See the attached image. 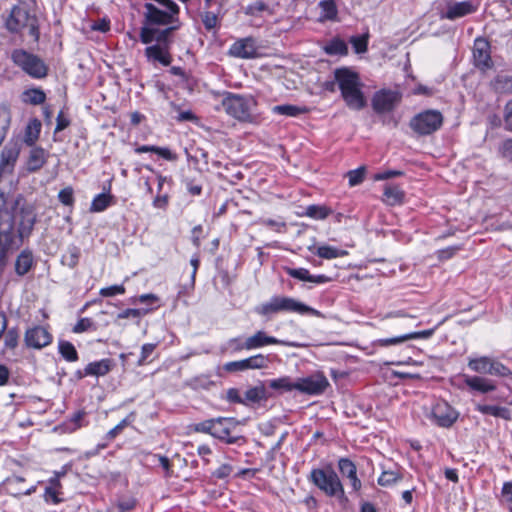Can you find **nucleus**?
Listing matches in <instances>:
<instances>
[{"label":"nucleus","instance_id":"obj_3","mask_svg":"<svg viewBox=\"0 0 512 512\" xmlns=\"http://www.w3.org/2000/svg\"><path fill=\"white\" fill-rule=\"evenodd\" d=\"M338 88L346 105L353 110H361L366 106V99L361 90L359 74L348 67L334 70Z\"/></svg>","mask_w":512,"mask_h":512},{"label":"nucleus","instance_id":"obj_42","mask_svg":"<svg viewBox=\"0 0 512 512\" xmlns=\"http://www.w3.org/2000/svg\"><path fill=\"white\" fill-rule=\"evenodd\" d=\"M332 210L324 205H309L306 208V215L315 220L326 219Z\"/></svg>","mask_w":512,"mask_h":512},{"label":"nucleus","instance_id":"obj_22","mask_svg":"<svg viewBox=\"0 0 512 512\" xmlns=\"http://www.w3.org/2000/svg\"><path fill=\"white\" fill-rule=\"evenodd\" d=\"M284 345V346H297L294 343L277 339L273 336L267 335L264 331L259 330L253 335L246 338V350H254L267 345Z\"/></svg>","mask_w":512,"mask_h":512},{"label":"nucleus","instance_id":"obj_34","mask_svg":"<svg viewBox=\"0 0 512 512\" xmlns=\"http://www.w3.org/2000/svg\"><path fill=\"white\" fill-rule=\"evenodd\" d=\"M324 51L328 55L346 56L348 54V46L344 40L335 37L331 39L325 46Z\"/></svg>","mask_w":512,"mask_h":512},{"label":"nucleus","instance_id":"obj_18","mask_svg":"<svg viewBox=\"0 0 512 512\" xmlns=\"http://www.w3.org/2000/svg\"><path fill=\"white\" fill-rule=\"evenodd\" d=\"M431 416L438 426L449 428L457 421L459 413L446 401H438L432 407Z\"/></svg>","mask_w":512,"mask_h":512},{"label":"nucleus","instance_id":"obj_27","mask_svg":"<svg viewBox=\"0 0 512 512\" xmlns=\"http://www.w3.org/2000/svg\"><path fill=\"white\" fill-rule=\"evenodd\" d=\"M34 265L33 253L29 249H24L17 256L15 261V273L18 276L26 275Z\"/></svg>","mask_w":512,"mask_h":512},{"label":"nucleus","instance_id":"obj_23","mask_svg":"<svg viewBox=\"0 0 512 512\" xmlns=\"http://www.w3.org/2000/svg\"><path fill=\"white\" fill-rule=\"evenodd\" d=\"M338 468L342 476L349 479L352 489L357 492L361 489L362 483L357 477V468L352 460L349 458H340L338 461Z\"/></svg>","mask_w":512,"mask_h":512},{"label":"nucleus","instance_id":"obj_47","mask_svg":"<svg viewBox=\"0 0 512 512\" xmlns=\"http://www.w3.org/2000/svg\"><path fill=\"white\" fill-rule=\"evenodd\" d=\"M489 375L497 377H509L512 371L500 361L492 358Z\"/></svg>","mask_w":512,"mask_h":512},{"label":"nucleus","instance_id":"obj_17","mask_svg":"<svg viewBox=\"0 0 512 512\" xmlns=\"http://www.w3.org/2000/svg\"><path fill=\"white\" fill-rule=\"evenodd\" d=\"M400 100L401 95L398 92L382 89L374 94L372 108L378 114L388 113L396 107Z\"/></svg>","mask_w":512,"mask_h":512},{"label":"nucleus","instance_id":"obj_60","mask_svg":"<svg viewBox=\"0 0 512 512\" xmlns=\"http://www.w3.org/2000/svg\"><path fill=\"white\" fill-rule=\"evenodd\" d=\"M225 399L230 403L246 405V401L243 400V397L240 395V391L237 388H229L226 391Z\"/></svg>","mask_w":512,"mask_h":512},{"label":"nucleus","instance_id":"obj_35","mask_svg":"<svg viewBox=\"0 0 512 512\" xmlns=\"http://www.w3.org/2000/svg\"><path fill=\"white\" fill-rule=\"evenodd\" d=\"M272 112L278 115L296 117L307 112L306 107H300L292 104L276 105L272 107Z\"/></svg>","mask_w":512,"mask_h":512},{"label":"nucleus","instance_id":"obj_12","mask_svg":"<svg viewBox=\"0 0 512 512\" xmlns=\"http://www.w3.org/2000/svg\"><path fill=\"white\" fill-rule=\"evenodd\" d=\"M241 422L233 417L213 418L212 437L226 443L242 445L246 443L243 435L235 434V430Z\"/></svg>","mask_w":512,"mask_h":512},{"label":"nucleus","instance_id":"obj_1","mask_svg":"<svg viewBox=\"0 0 512 512\" xmlns=\"http://www.w3.org/2000/svg\"><path fill=\"white\" fill-rule=\"evenodd\" d=\"M36 222V215L30 207H23L12 216L0 212V276L8 264L9 255L18 250L28 238Z\"/></svg>","mask_w":512,"mask_h":512},{"label":"nucleus","instance_id":"obj_54","mask_svg":"<svg viewBox=\"0 0 512 512\" xmlns=\"http://www.w3.org/2000/svg\"><path fill=\"white\" fill-rule=\"evenodd\" d=\"M145 457H146L147 461L151 460L152 462H155L157 460L159 462V464L161 465V467L164 469L165 475L166 476H170V473H171V463H170V460H169L168 457L162 456V455L153 454V453H147L145 455Z\"/></svg>","mask_w":512,"mask_h":512},{"label":"nucleus","instance_id":"obj_20","mask_svg":"<svg viewBox=\"0 0 512 512\" xmlns=\"http://www.w3.org/2000/svg\"><path fill=\"white\" fill-rule=\"evenodd\" d=\"M52 340V334L40 325L27 329L24 336L26 346L34 349H42L50 345Z\"/></svg>","mask_w":512,"mask_h":512},{"label":"nucleus","instance_id":"obj_64","mask_svg":"<svg viewBox=\"0 0 512 512\" xmlns=\"http://www.w3.org/2000/svg\"><path fill=\"white\" fill-rule=\"evenodd\" d=\"M213 418L207 419L194 425V431L206 433L212 436Z\"/></svg>","mask_w":512,"mask_h":512},{"label":"nucleus","instance_id":"obj_14","mask_svg":"<svg viewBox=\"0 0 512 512\" xmlns=\"http://www.w3.org/2000/svg\"><path fill=\"white\" fill-rule=\"evenodd\" d=\"M477 9L478 5L475 4L472 0L460 2L448 1L446 3L445 9L440 11L439 16L441 19L455 21L459 18H463L475 13Z\"/></svg>","mask_w":512,"mask_h":512},{"label":"nucleus","instance_id":"obj_31","mask_svg":"<svg viewBox=\"0 0 512 512\" xmlns=\"http://www.w3.org/2000/svg\"><path fill=\"white\" fill-rule=\"evenodd\" d=\"M22 101L30 105H41L46 101V93L39 87L26 89L21 95Z\"/></svg>","mask_w":512,"mask_h":512},{"label":"nucleus","instance_id":"obj_33","mask_svg":"<svg viewBox=\"0 0 512 512\" xmlns=\"http://www.w3.org/2000/svg\"><path fill=\"white\" fill-rule=\"evenodd\" d=\"M135 152L138 154L149 153L152 157L155 155L157 158H163L165 160H171L172 153L168 148H161L154 145H142L135 148Z\"/></svg>","mask_w":512,"mask_h":512},{"label":"nucleus","instance_id":"obj_43","mask_svg":"<svg viewBox=\"0 0 512 512\" xmlns=\"http://www.w3.org/2000/svg\"><path fill=\"white\" fill-rule=\"evenodd\" d=\"M135 419V413L131 412L126 418L120 421L114 428L110 429L106 435L105 439L111 441L116 438L127 426H129Z\"/></svg>","mask_w":512,"mask_h":512},{"label":"nucleus","instance_id":"obj_48","mask_svg":"<svg viewBox=\"0 0 512 512\" xmlns=\"http://www.w3.org/2000/svg\"><path fill=\"white\" fill-rule=\"evenodd\" d=\"M402 479V476L393 470L383 471L378 478V484L380 486H390Z\"/></svg>","mask_w":512,"mask_h":512},{"label":"nucleus","instance_id":"obj_28","mask_svg":"<svg viewBox=\"0 0 512 512\" xmlns=\"http://www.w3.org/2000/svg\"><path fill=\"white\" fill-rule=\"evenodd\" d=\"M114 367V362L110 358L101 359L99 361L90 362L86 365V374L90 376H105Z\"/></svg>","mask_w":512,"mask_h":512},{"label":"nucleus","instance_id":"obj_58","mask_svg":"<svg viewBox=\"0 0 512 512\" xmlns=\"http://www.w3.org/2000/svg\"><path fill=\"white\" fill-rule=\"evenodd\" d=\"M59 493L60 489H56L55 487H46L44 491L45 501L53 504H59L62 502V499L59 497Z\"/></svg>","mask_w":512,"mask_h":512},{"label":"nucleus","instance_id":"obj_15","mask_svg":"<svg viewBox=\"0 0 512 512\" xmlns=\"http://www.w3.org/2000/svg\"><path fill=\"white\" fill-rule=\"evenodd\" d=\"M270 362L269 355L256 354L242 360L227 362L224 369L227 372L264 369L269 366Z\"/></svg>","mask_w":512,"mask_h":512},{"label":"nucleus","instance_id":"obj_44","mask_svg":"<svg viewBox=\"0 0 512 512\" xmlns=\"http://www.w3.org/2000/svg\"><path fill=\"white\" fill-rule=\"evenodd\" d=\"M11 124V112L7 106H0V138L5 139Z\"/></svg>","mask_w":512,"mask_h":512},{"label":"nucleus","instance_id":"obj_53","mask_svg":"<svg viewBox=\"0 0 512 512\" xmlns=\"http://www.w3.org/2000/svg\"><path fill=\"white\" fill-rule=\"evenodd\" d=\"M285 272L292 278L298 279L300 281L310 282L311 274L306 268L286 267Z\"/></svg>","mask_w":512,"mask_h":512},{"label":"nucleus","instance_id":"obj_9","mask_svg":"<svg viewBox=\"0 0 512 512\" xmlns=\"http://www.w3.org/2000/svg\"><path fill=\"white\" fill-rule=\"evenodd\" d=\"M11 61L33 79H44L49 72L48 65L38 55L18 48L11 52Z\"/></svg>","mask_w":512,"mask_h":512},{"label":"nucleus","instance_id":"obj_16","mask_svg":"<svg viewBox=\"0 0 512 512\" xmlns=\"http://www.w3.org/2000/svg\"><path fill=\"white\" fill-rule=\"evenodd\" d=\"M259 46L254 37H245L236 40L229 48L230 56L241 59H255L260 56Z\"/></svg>","mask_w":512,"mask_h":512},{"label":"nucleus","instance_id":"obj_62","mask_svg":"<svg viewBox=\"0 0 512 512\" xmlns=\"http://www.w3.org/2000/svg\"><path fill=\"white\" fill-rule=\"evenodd\" d=\"M498 151L501 157L512 160V138L502 141Z\"/></svg>","mask_w":512,"mask_h":512},{"label":"nucleus","instance_id":"obj_29","mask_svg":"<svg viewBox=\"0 0 512 512\" xmlns=\"http://www.w3.org/2000/svg\"><path fill=\"white\" fill-rule=\"evenodd\" d=\"M24 145L21 137L12 138L3 148L0 160H17Z\"/></svg>","mask_w":512,"mask_h":512},{"label":"nucleus","instance_id":"obj_59","mask_svg":"<svg viewBox=\"0 0 512 512\" xmlns=\"http://www.w3.org/2000/svg\"><path fill=\"white\" fill-rule=\"evenodd\" d=\"M155 348H156V344H153V343L144 344L141 348V355H140L137 365L143 366L146 363L147 359L150 357V355L154 352Z\"/></svg>","mask_w":512,"mask_h":512},{"label":"nucleus","instance_id":"obj_8","mask_svg":"<svg viewBox=\"0 0 512 512\" xmlns=\"http://www.w3.org/2000/svg\"><path fill=\"white\" fill-rule=\"evenodd\" d=\"M179 29V25L166 27L162 32L155 36L153 45L145 48L144 54L149 61L159 62L163 66H169L172 63V55L170 53L173 44V33Z\"/></svg>","mask_w":512,"mask_h":512},{"label":"nucleus","instance_id":"obj_25","mask_svg":"<svg viewBox=\"0 0 512 512\" xmlns=\"http://www.w3.org/2000/svg\"><path fill=\"white\" fill-rule=\"evenodd\" d=\"M434 332L435 328L411 332L397 337L380 339L379 344L380 346L387 347L390 345H397L411 339H428L434 334Z\"/></svg>","mask_w":512,"mask_h":512},{"label":"nucleus","instance_id":"obj_11","mask_svg":"<svg viewBox=\"0 0 512 512\" xmlns=\"http://www.w3.org/2000/svg\"><path fill=\"white\" fill-rule=\"evenodd\" d=\"M444 117L439 110L427 109L414 115L409 127L419 136H427L438 131L443 125Z\"/></svg>","mask_w":512,"mask_h":512},{"label":"nucleus","instance_id":"obj_5","mask_svg":"<svg viewBox=\"0 0 512 512\" xmlns=\"http://www.w3.org/2000/svg\"><path fill=\"white\" fill-rule=\"evenodd\" d=\"M228 115L245 123H257L259 117L254 113L258 104L252 95H240L226 92L221 102Z\"/></svg>","mask_w":512,"mask_h":512},{"label":"nucleus","instance_id":"obj_19","mask_svg":"<svg viewBox=\"0 0 512 512\" xmlns=\"http://www.w3.org/2000/svg\"><path fill=\"white\" fill-rule=\"evenodd\" d=\"M474 65L481 70H488L493 67L491 58L490 42L484 37H477L473 45Z\"/></svg>","mask_w":512,"mask_h":512},{"label":"nucleus","instance_id":"obj_55","mask_svg":"<svg viewBox=\"0 0 512 512\" xmlns=\"http://www.w3.org/2000/svg\"><path fill=\"white\" fill-rule=\"evenodd\" d=\"M71 124V119L68 113H66L63 109L58 113L56 117V127L54 129V134L63 131Z\"/></svg>","mask_w":512,"mask_h":512},{"label":"nucleus","instance_id":"obj_24","mask_svg":"<svg viewBox=\"0 0 512 512\" xmlns=\"http://www.w3.org/2000/svg\"><path fill=\"white\" fill-rule=\"evenodd\" d=\"M223 3L219 2L215 9L203 10L200 14L202 23L207 31H211L220 26V20L224 16Z\"/></svg>","mask_w":512,"mask_h":512},{"label":"nucleus","instance_id":"obj_56","mask_svg":"<svg viewBox=\"0 0 512 512\" xmlns=\"http://www.w3.org/2000/svg\"><path fill=\"white\" fill-rule=\"evenodd\" d=\"M19 333L16 328H11L6 332L5 335V347L8 349H14L18 345Z\"/></svg>","mask_w":512,"mask_h":512},{"label":"nucleus","instance_id":"obj_51","mask_svg":"<svg viewBox=\"0 0 512 512\" xmlns=\"http://www.w3.org/2000/svg\"><path fill=\"white\" fill-rule=\"evenodd\" d=\"M365 173V166H361L355 170H350L349 172H347L346 176L348 177L349 185L356 186L362 183L364 180Z\"/></svg>","mask_w":512,"mask_h":512},{"label":"nucleus","instance_id":"obj_36","mask_svg":"<svg viewBox=\"0 0 512 512\" xmlns=\"http://www.w3.org/2000/svg\"><path fill=\"white\" fill-rule=\"evenodd\" d=\"M269 387L282 392H291L297 390V381H292L288 376L272 379L269 381Z\"/></svg>","mask_w":512,"mask_h":512},{"label":"nucleus","instance_id":"obj_41","mask_svg":"<svg viewBox=\"0 0 512 512\" xmlns=\"http://www.w3.org/2000/svg\"><path fill=\"white\" fill-rule=\"evenodd\" d=\"M266 398V391L264 386H255L248 389L245 392L243 400L246 401V405L250 403H259Z\"/></svg>","mask_w":512,"mask_h":512},{"label":"nucleus","instance_id":"obj_6","mask_svg":"<svg viewBox=\"0 0 512 512\" xmlns=\"http://www.w3.org/2000/svg\"><path fill=\"white\" fill-rule=\"evenodd\" d=\"M309 482L316 486L328 497H335L340 502H346L343 484L332 466L313 468L308 476Z\"/></svg>","mask_w":512,"mask_h":512},{"label":"nucleus","instance_id":"obj_7","mask_svg":"<svg viewBox=\"0 0 512 512\" xmlns=\"http://www.w3.org/2000/svg\"><path fill=\"white\" fill-rule=\"evenodd\" d=\"M4 27L11 34H20L24 29H28V33L33 40L35 42L39 41L38 17L20 5H14L11 8L8 17L5 19Z\"/></svg>","mask_w":512,"mask_h":512},{"label":"nucleus","instance_id":"obj_21","mask_svg":"<svg viewBox=\"0 0 512 512\" xmlns=\"http://www.w3.org/2000/svg\"><path fill=\"white\" fill-rule=\"evenodd\" d=\"M463 382L470 392H477L480 394H488L497 389L494 380L480 376V375H462Z\"/></svg>","mask_w":512,"mask_h":512},{"label":"nucleus","instance_id":"obj_46","mask_svg":"<svg viewBox=\"0 0 512 512\" xmlns=\"http://www.w3.org/2000/svg\"><path fill=\"white\" fill-rule=\"evenodd\" d=\"M369 35L352 36L349 40L354 52L357 54L365 53L368 50Z\"/></svg>","mask_w":512,"mask_h":512},{"label":"nucleus","instance_id":"obj_45","mask_svg":"<svg viewBox=\"0 0 512 512\" xmlns=\"http://www.w3.org/2000/svg\"><path fill=\"white\" fill-rule=\"evenodd\" d=\"M11 124V112L7 106H0V138L5 139Z\"/></svg>","mask_w":512,"mask_h":512},{"label":"nucleus","instance_id":"obj_32","mask_svg":"<svg viewBox=\"0 0 512 512\" xmlns=\"http://www.w3.org/2000/svg\"><path fill=\"white\" fill-rule=\"evenodd\" d=\"M40 131V120H38L37 118L30 120L26 127L25 137L23 139V142L26 144V146L31 147L34 145L35 141L39 137Z\"/></svg>","mask_w":512,"mask_h":512},{"label":"nucleus","instance_id":"obj_61","mask_svg":"<svg viewBox=\"0 0 512 512\" xmlns=\"http://www.w3.org/2000/svg\"><path fill=\"white\" fill-rule=\"evenodd\" d=\"M504 128L512 132V99L509 100L504 106Z\"/></svg>","mask_w":512,"mask_h":512},{"label":"nucleus","instance_id":"obj_30","mask_svg":"<svg viewBox=\"0 0 512 512\" xmlns=\"http://www.w3.org/2000/svg\"><path fill=\"white\" fill-rule=\"evenodd\" d=\"M492 358L488 356L471 357L468 359V368L480 375H489Z\"/></svg>","mask_w":512,"mask_h":512},{"label":"nucleus","instance_id":"obj_26","mask_svg":"<svg viewBox=\"0 0 512 512\" xmlns=\"http://www.w3.org/2000/svg\"><path fill=\"white\" fill-rule=\"evenodd\" d=\"M475 409L482 415H489L507 421H510L512 419L511 410L504 406L479 403L475 406Z\"/></svg>","mask_w":512,"mask_h":512},{"label":"nucleus","instance_id":"obj_52","mask_svg":"<svg viewBox=\"0 0 512 512\" xmlns=\"http://www.w3.org/2000/svg\"><path fill=\"white\" fill-rule=\"evenodd\" d=\"M89 330H96V325L92 319L87 317L79 319L72 328V331L76 334H80Z\"/></svg>","mask_w":512,"mask_h":512},{"label":"nucleus","instance_id":"obj_49","mask_svg":"<svg viewBox=\"0 0 512 512\" xmlns=\"http://www.w3.org/2000/svg\"><path fill=\"white\" fill-rule=\"evenodd\" d=\"M319 5L326 19L334 20L336 18L338 10L334 0H322Z\"/></svg>","mask_w":512,"mask_h":512},{"label":"nucleus","instance_id":"obj_40","mask_svg":"<svg viewBox=\"0 0 512 512\" xmlns=\"http://www.w3.org/2000/svg\"><path fill=\"white\" fill-rule=\"evenodd\" d=\"M112 204V196L110 194L100 193L92 200L90 211L102 212Z\"/></svg>","mask_w":512,"mask_h":512},{"label":"nucleus","instance_id":"obj_4","mask_svg":"<svg viewBox=\"0 0 512 512\" xmlns=\"http://www.w3.org/2000/svg\"><path fill=\"white\" fill-rule=\"evenodd\" d=\"M255 312L261 316H271L280 312H291L300 315L324 317V315L315 308L288 296H273L268 302L257 306Z\"/></svg>","mask_w":512,"mask_h":512},{"label":"nucleus","instance_id":"obj_2","mask_svg":"<svg viewBox=\"0 0 512 512\" xmlns=\"http://www.w3.org/2000/svg\"><path fill=\"white\" fill-rule=\"evenodd\" d=\"M144 9L143 25L140 28L139 34L140 41L143 44L148 45L154 42L155 36H158L164 29L159 28L160 26H165V28L174 25L180 26L179 13L159 9L156 5L149 2L144 4Z\"/></svg>","mask_w":512,"mask_h":512},{"label":"nucleus","instance_id":"obj_13","mask_svg":"<svg viewBox=\"0 0 512 512\" xmlns=\"http://www.w3.org/2000/svg\"><path fill=\"white\" fill-rule=\"evenodd\" d=\"M296 381L297 391L307 395H321L330 385L327 377L321 372L297 378Z\"/></svg>","mask_w":512,"mask_h":512},{"label":"nucleus","instance_id":"obj_50","mask_svg":"<svg viewBox=\"0 0 512 512\" xmlns=\"http://www.w3.org/2000/svg\"><path fill=\"white\" fill-rule=\"evenodd\" d=\"M268 5L262 0H254L246 6L245 14L249 16H258L260 13L267 11Z\"/></svg>","mask_w":512,"mask_h":512},{"label":"nucleus","instance_id":"obj_10","mask_svg":"<svg viewBox=\"0 0 512 512\" xmlns=\"http://www.w3.org/2000/svg\"><path fill=\"white\" fill-rule=\"evenodd\" d=\"M404 173L401 170L388 169L374 174L373 180L387 181L383 185L382 202L388 206L402 205L405 201V191L398 183L388 181L394 177L402 176Z\"/></svg>","mask_w":512,"mask_h":512},{"label":"nucleus","instance_id":"obj_38","mask_svg":"<svg viewBox=\"0 0 512 512\" xmlns=\"http://www.w3.org/2000/svg\"><path fill=\"white\" fill-rule=\"evenodd\" d=\"M315 255L323 259H335L347 255V251L334 246L322 245L316 248Z\"/></svg>","mask_w":512,"mask_h":512},{"label":"nucleus","instance_id":"obj_63","mask_svg":"<svg viewBox=\"0 0 512 512\" xmlns=\"http://www.w3.org/2000/svg\"><path fill=\"white\" fill-rule=\"evenodd\" d=\"M58 198L62 204L66 206L72 205L74 202L73 189L71 187H66L60 190Z\"/></svg>","mask_w":512,"mask_h":512},{"label":"nucleus","instance_id":"obj_39","mask_svg":"<svg viewBox=\"0 0 512 512\" xmlns=\"http://www.w3.org/2000/svg\"><path fill=\"white\" fill-rule=\"evenodd\" d=\"M80 249L74 245L67 248L66 252L61 257V263L69 268H75L79 262Z\"/></svg>","mask_w":512,"mask_h":512},{"label":"nucleus","instance_id":"obj_37","mask_svg":"<svg viewBox=\"0 0 512 512\" xmlns=\"http://www.w3.org/2000/svg\"><path fill=\"white\" fill-rule=\"evenodd\" d=\"M58 351L60 355L68 362H76L79 359L78 352L75 346L66 340L58 342Z\"/></svg>","mask_w":512,"mask_h":512},{"label":"nucleus","instance_id":"obj_57","mask_svg":"<svg viewBox=\"0 0 512 512\" xmlns=\"http://www.w3.org/2000/svg\"><path fill=\"white\" fill-rule=\"evenodd\" d=\"M125 293V287L123 285H112L100 289L99 294L102 297H113L115 295H122Z\"/></svg>","mask_w":512,"mask_h":512}]
</instances>
